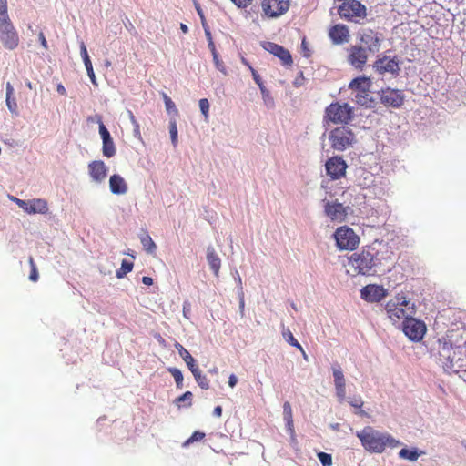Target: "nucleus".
Instances as JSON below:
<instances>
[{"mask_svg": "<svg viewBox=\"0 0 466 466\" xmlns=\"http://www.w3.org/2000/svg\"><path fill=\"white\" fill-rule=\"evenodd\" d=\"M363 448L371 453H382L387 448L394 449L401 443L388 432H382L371 426H366L356 432Z\"/></svg>", "mask_w": 466, "mask_h": 466, "instance_id": "nucleus-1", "label": "nucleus"}, {"mask_svg": "<svg viewBox=\"0 0 466 466\" xmlns=\"http://www.w3.org/2000/svg\"><path fill=\"white\" fill-rule=\"evenodd\" d=\"M388 318L395 324L407 319L416 312L415 307L404 295L398 294L385 306Z\"/></svg>", "mask_w": 466, "mask_h": 466, "instance_id": "nucleus-2", "label": "nucleus"}, {"mask_svg": "<svg viewBox=\"0 0 466 466\" xmlns=\"http://www.w3.org/2000/svg\"><path fill=\"white\" fill-rule=\"evenodd\" d=\"M353 117V107L348 103L333 102L325 109L324 122L334 125H347Z\"/></svg>", "mask_w": 466, "mask_h": 466, "instance_id": "nucleus-3", "label": "nucleus"}, {"mask_svg": "<svg viewBox=\"0 0 466 466\" xmlns=\"http://www.w3.org/2000/svg\"><path fill=\"white\" fill-rule=\"evenodd\" d=\"M330 147L336 151H345L356 142L354 132L346 126L335 127L329 134Z\"/></svg>", "mask_w": 466, "mask_h": 466, "instance_id": "nucleus-4", "label": "nucleus"}, {"mask_svg": "<svg viewBox=\"0 0 466 466\" xmlns=\"http://www.w3.org/2000/svg\"><path fill=\"white\" fill-rule=\"evenodd\" d=\"M339 16L347 21L360 23L367 16V8L358 0H346L338 7Z\"/></svg>", "mask_w": 466, "mask_h": 466, "instance_id": "nucleus-5", "label": "nucleus"}, {"mask_svg": "<svg viewBox=\"0 0 466 466\" xmlns=\"http://www.w3.org/2000/svg\"><path fill=\"white\" fill-rule=\"evenodd\" d=\"M19 35L9 15L0 16V42L8 50L15 49L19 45Z\"/></svg>", "mask_w": 466, "mask_h": 466, "instance_id": "nucleus-6", "label": "nucleus"}, {"mask_svg": "<svg viewBox=\"0 0 466 466\" xmlns=\"http://www.w3.org/2000/svg\"><path fill=\"white\" fill-rule=\"evenodd\" d=\"M334 238L340 250H354L360 244L359 236L348 226L338 228L334 233Z\"/></svg>", "mask_w": 466, "mask_h": 466, "instance_id": "nucleus-7", "label": "nucleus"}, {"mask_svg": "<svg viewBox=\"0 0 466 466\" xmlns=\"http://www.w3.org/2000/svg\"><path fill=\"white\" fill-rule=\"evenodd\" d=\"M357 38L358 44L371 54L379 52L383 42V35L371 28L361 29L358 33Z\"/></svg>", "mask_w": 466, "mask_h": 466, "instance_id": "nucleus-8", "label": "nucleus"}, {"mask_svg": "<svg viewBox=\"0 0 466 466\" xmlns=\"http://www.w3.org/2000/svg\"><path fill=\"white\" fill-rule=\"evenodd\" d=\"M349 266L353 268L354 274H370L374 266L373 255L365 250L353 253L349 258Z\"/></svg>", "mask_w": 466, "mask_h": 466, "instance_id": "nucleus-9", "label": "nucleus"}, {"mask_svg": "<svg viewBox=\"0 0 466 466\" xmlns=\"http://www.w3.org/2000/svg\"><path fill=\"white\" fill-rule=\"evenodd\" d=\"M402 330L410 340L418 342L426 333V325L411 316L402 322Z\"/></svg>", "mask_w": 466, "mask_h": 466, "instance_id": "nucleus-10", "label": "nucleus"}, {"mask_svg": "<svg viewBox=\"0 0 466 466\" xmlns=\"http://www.w3.org/2000/svg\"><path fill=\"white\" fill-rule=\"evenodd\" d=\"M289 0H262L261 8L268 18H277L288 12Z\"/></svg>", "mask_w": 466, "mask_h": 466, "instance_id": "nucleus-11", "label": "nucleus"}, {"mask_svg": "<svg viewBox=\"0 0 466 466\" xmlns=\"http://www.w3.org/2000/svg\"><path fill=\"white\" fill-rule=\"evenodd\" d=\"M370 87V80L365 76H359L353 79L350 84V88L356 91V102L361 106H365L371 101L369 98Z\"/></svg>", "mask_w": 466, "mask_h": 466, "instance_id": "nucleus-12", "label": "nucleus"}, {"mask_svg": "<svg viewBox=\"0 0 466 466\" xmlns=\"http://www.w3.org/2000/svg\"><path fill=\"white\" fill-rule=\"evenodd\" d=\"M325 168L327 175L332 180H337L345 177L348 165L341 157L334 156L326 161Z\"/></svg>", "mask_w": 466, "mask_h": 466, "instance_id": "nucleus-13", "label": "nucleus"}, {"mask_svg": "<svg viewBox=\"0 0 466 466\" xmlns=\"http://www.w3.org/2000/svg\"><path fill=\"white\" fill-rule=\"evenodd\" d=\"M368 51L359 44L352 45L348 49V63L356 69H363L368 61Z\"/></svg>", "mask_w": 466, "mask_h": 466, "instance_id": "nucleus-14", "label": "nucleus"}, {"mask_svg": "<svg viewBox=\"0 0 466 466\" xmlns=\"http://www.w3.org/2000/svg\"><path fill=\"white\" fill-rule=\"evenodd\" d=\"M14 201L18 205L19 208H21L25 212L28 214H46L48 212L47 202L43 198L22 200L17 198H14Z\"/></svg>", "mask_w": 466, "mask_h": 466, "instance_id": "nucleus-15", "label": "nucleus"}, {"mask_svg": "<svg viewBox=\"0 0 466 466\" xmlns=\"http://www.w3.org/2000/svg\"><path fill=\"white\" fill-rule=\"evenodd\" d=\"M373 67L379 74H398L400 71V62L397 58V56H378L376 61L373 64Z\"/></svg>", "mask_w": 466, "mask_h": 466, "instance_id": "nucleus-16", "label": "nucleus"}, {"mask_svg": "<svg viewBox=\"0 0 466 466\" xmlns=\"http://www.w3.org/2000/svg\"><path fill=\"white\" fill-rule=\"evenodd\" d=\"M328 35L331 42L336 46L347 44L350 40V28L344 24H336L329 27Z\"/></svg>", "mask_w": 466, "mask_h": 466, "instance_id": "nucleus-17", "label": "nucleus"}, {"mask_svg": "<svg viewBox=\"0 0 466 466\" xmlns=\"http://www.w3.org/2000/svg\"><path fill=\"white\" fill-rule=\"evenodd\" d=\"M360 295L368 302H380L387 296V290L382 286L370 284L361 289Z\"/></svg>", "mask_w": 466, "mask_h": 466, "instance_id": "nucleus-18", "label": "nucleus"}, {"mask_svg": "<svg viewBox=\"0 0 466 466\" xmlns=\"http://www.w3.org/2000/svg\"><path fill=\"white\" fill-rule=\"evenodd\" d=\"M324 211L332 221L339 223L345 221L348 215L347 208L338 201H328L324 206Z\"/></svg>", "mask_w": 466, "mask_h": 466, "instance_id": "nucleus-19", "label": "nucleus"}, {"mask_svg": "<svg viewBox=\"0 0 466 466\" xmlns=\"http://www.w3.org/2000/svg\"><path fill=\"white\" fill-rule=\"evenodd\" d=\"M263 48L277 56L284 66L292 65V56L288 49L273 42H266Z\"/></svg>", "mask_w": 466, "mask_h": 466, "instance_id": "nucleus-20", "label": "nucleus"}, {"mask_svg": "<svg viewBox=\"0 0 466 466\" xmlns=\"http://www.w3.org/2000/svg\"><path fill=\"white\" fill-rule=\"evenodd\" d=\"M382 104L394 108H399L404 102V96L400 90L387 88L380 95Z\"/></svg>", "mask_w": 466, "mask_h": 466, "instance_id": "nucleus-21", "label": "nucleus"}, {"mask_svg": "<svg viewBox=\"0 0 466 466\" xmlns=\"http://www.w3.org/2000/svg\"><path fill=\"white\" fill-rule=\"evenodd\" d=\"M334 385L339 401L342 402L346 398V380L343 371L339 366L333 367Z\"/></svg>", "mask_w": 466, "mask_h": 466, "instance_id": "nucleus-22", "label": "nucleus"}, {"mask_svg": "<svg viewBox=\"0 0 466 466\" xmlns=\"http://www.w3.org/2000/svg\"><path fill=\"white\" fill-rule=\"evenodd\" d=\"M89 175L96 182H102L107 176V167L101 160L92 161L88 165Z\"/></svg>", "mask_w": 466, "mask_h": 466, "instance_id": "nucleus-23", "label": "nucleus"}, {"mask_svg": "<svg viewBox=\"0 0 466 466\" xmlns=\"http://www.w3.org/2000/svg\"><path fill=\"white\" fill-rule=\"evenodd\" d=\"M109 187L113 194L123 195L127 192V184L125 179L117 174L112 175L109 178Z\"/></svg>", "mask_w": 466, "mask_h": 466, "instance_id": "nucleus-24", "label": "nucleus"}, {"mask_svg": "<svg viewBox=\"0 0 466 466\" xmlns=\"http://www.w3.org/2000/svg\"><path fill=\"white\" fill-rule=\"evenodd\" d=\"M207 259L210 268L213 270L215 276H218L221 260L216 253L214 248L209 247L207 251Z\"/></svg>", "mask_w": 466, "mask_h": 466, "instance_id": "nucleus-25", "label": "nucleus"}, {"mask_svg": "<svg viewBox=\"0 0 466 466\" xmlns=\"http://www.w3.org/2000/svg\"><path fill=\"white\" fill-rule=\"evenodd\" d=\"M80 49H81L80 50L81 56L83 58V60H84L85 66H86V69L87 71V75H88L91 82L95 86H96L97 83H96V76H95V73H94V70H93V66H92L91 60L89 58L86 47L84 43L81 44V48Z\"/></svg>", "mask_w": 466, "mask_h": 466, "instance_id": "nucleus-26", "label": "nucleus"}, {"mask_svg": "<svg viewBox=\"0 0 466 466\" xmlns=\"http://www.w3.org/2000/svg\"><path fill=\"white\" fill-rule=\"evenodd\" d=\"M175 348L190 370L191 369L198 367L195 363L194 358L180 343L176 342Z\"/></svg>", "mask_w": 466, "mask_h": 466, "instance_id": "nucleus-27", "label": "nucleus"}, {"mask_svg": "<svg viewBox=\"0 0 466 466\" xmlns=\"http://www.w3.org/2000/svg\"><path fill=\"white\" fill-rule=\"evenodd\" d=\"M422 453L423 452L420 451L417 448H403L399 451L398 455L400 459L408 460L410 461H415Z\"/></svg>", "mask_w": 466, "mask_h": 466, "instance_id": "nucleus-28", "label": "nucleus"}, {"mask_svg": "<svg viewBox=\"0 0 466 466\" xmlns=\"http://www.w3.org/2000/svg\"><path fill=\"white\" fill-rule=\"evenodd\" d=\"M191 372L198 383V385L204 390H208L209 388V380L207 376L202 375L201 370L198 367L191 369Z\"/></svg>", "mask_w": 466, "mask_h": 466, "instance_id": "nucleus-29", "label": "nucleus"}, {"mask_svg": "<svg viewBox=\"0 0 466 466\" xmlns=\"http://www.w3.org/2000/svg\"><path fill=\"white\" fill-rule=\"evenodd\" d=\"M283 418L286 421L288 428L290 431H293V415H292V408L289 402L286 401L283 404Z\"/></svg>", "mask_w": 466, "mask_h": 466, "instance_id": "nucleus-30", "label": "nucleus"}, {"mask_svg": "<svg viewBox=\"0 0 466 466\" xmlns=\"http://www.w3.org/2000/svg\"><path fill=\"white\" fill-rule=\"evenodd\" d=\"M451 351L453 354L455 353L451 348H448L444 345L442 351L440 353L441 357H443L447 360L446 362H442L445 369H453V359L451 358Z\"/></svg>", "mask_w": 466, "mask_h": 466, "instance_id": "nucleus-31", "label": "nucleus"}, {"mask_svg": "<svg viewBox=\"0 0 466 466\" xmlns=\"http://www.w3.org/2000/svg\"><path fill=\"white\" fill-rule=\"evenodd\" d=\"M116 147L112 138L104 141L102 147L103 155L106 157H112L116 155Z\"/></svg>", "mask_w": 466, "mask_h": 466, "instance_id": "nucleus-32", "label": "nucleus"}, {"mask_svg": "<svg viewBox=\"0 0 466 466\" xmlns=\"http://www.w3.org/2000/svg\"><path fill=\"white\" fill-rule=\"evenodd\" d=\"M283 336H284V338L286 339V340H287V342L289 344H290L291 346L296 347L297 349H299L302 352L303 357L305 359L307 358V355H306L302 346L294 338L293 334L291 333V331L289 329H287V330L283 331Z\"/></svg>", "mask_w": 466, "mask_h": 466, "instance_id": "nucleus-33", "label": "nucleus"}, {"mask_svg": "<svg viewBox=\"0 0 466 466\" xmlns=\"http://www.w3.org/2000/svg\"><path fill=\"white\" fill-rule=\"evenodd\" d=\"M140 240H141L144 249L147 252L154 253L156 251L157 246L149 235L146 234V235L142 236Z\"/></svg>", "mask_w": 466, "mask_h": 466, "instance_id": "nucleus-34", "label": "nucleus"}, {"mask_svg": "<svg viewBox=\"0 0 466 466\" xmlns=\"http://www.w3.org/2000/svg\"><path fill=\"white\" fill-rule=\"evenodd\" d=\"M133 269V263L124 259L121 263L120 269L116 270V277L122 279L125 275L131 272Z\"/></svg>", "mask_w": 466, "mask_h": 466, "instance_id": "nucleus-35", "label": "nucleus"}, {"mask_svg": "<svg viewBox=\"0 0 466 466\" xmlns=\"http://www.w3.org/2000/svg\"><path fill=\"white\" fill-rule=\"evenodd\" d=\"M168 371L173 376L177 388L181 389L183 387V374L177 368H169Z\"/></svg>", "mask_w": 466, "mask_h": 466, "instance_id": "nucleus-36", "label": "nucleus"}, {"mask_svg": "<svg viewBox=\"0 0 466 466\" xmlns=\"http://www.w3.org/2000/svg\"><path fill=\"white\" fill-rule=\"evenodd\" d=\"M162 97L165 102L166 110L168 113L173 112V113H175V115H177L178 110L177 109L176 105L172 101V99L166 93H162Z\"/></svg>", "mask_w": 466, "mask_h": 466, "instance_id": "nucleus-37", "label": "nucleus"}, {"mask_svg": "<svg viewBox=\"0 0 466 466\" xmlns=\"http://www.w3.org/2000/svg\"><path fill=\"white\" fill-rule=\"evenodd\" d=\"M249 70L251 72V75L253 76L254 81L258 86L262 95L267 94L268 91H267V89H266V87L264 86V83H263L260 76L258 75V73L252 66H249Z\"/></svg>", "mask_w": 466, "mask_h": 466, "instance_id": "nucleus-38", "label": "nucleus"}, {"mask_svg": "<svg viewBox=\"0 0 466 466\" xmlns=\"http://www.w3.org/2000/svg\"><path fill=\"white\" fill-rule=\"evenodd\" d=\"M350 404L353 408L358 409V410L355 411L356 414L360 415V416H365L366 415L365 411L363 410H361L364 402H363V400H362V399L360 397L352 399L350 401Z\"/></svg>", "mask_w": 466, "mask_h": 466, "instance_id": "nucleus-39", "label": "nucleus"}, {"mask_svg": "<svg viewBox=\"0 0 466 466\" xmlns=\"http://www.w3.org/2000/svg\"><path fill=\"white\" fill-rule=\"evenodd\" d=\"M192 398H193L192 392L186 391L184 394H182L181 396L177 398L175 402L178 407H180L181 402L187 401V403L185 406L190 407L192 405Z\"/></svg>", "mask_w": 466, "mask_h": 466, "instance_id": "nucleus-40", "label": "nucleus"}, {"mask_svg": "<svg viewBox=\"0 0 466 466\" xmlns=\"http://www.w3.org/2000/svg\"><path fill=\"white\" fill-rule=\"evenodd\" d=\"M169 133L171 141L174 147L177 145V127L176 120H170L169 122Z\"/></svg>", "mask_w": 466, "mask_h": 466, "instance_id": "nucleus-41", "label": "nucleus"}, {"mask_svg": "<svg viewBox=\"0 0 466 466\" xmlns=\"http://www.w3.org/2000/svg\"><path fill=\"white\" fill-rule=\"evenodd\" d=\"M28 262H29V265H30V268H31V272H30V275H29V279L31 281L35 282V281L38 280V271H37V268H36V265L35 263V260H34L33 257H29Z\"/></svg>", "mask_w": 466, "mask_h": 466, "instance_id": "nucleus-42", "label": "nucleus"}, {"mask_svg": "<svg viewBox=\"0 0 466 466\" xmlns=\"http://www.w3.org/2000/svg\"><path fill=\"white\" fill-rule=\"evenodd\" d=\"M205 438V433L201 431H195L193 434L184 442L183 446H188L190 443L195 441H200Z\"/></svg>", "mask_w": 466, "mask_h": 466, "instance_id": "nucleus-43", "label": "nucleus"}, {"mask_svg": "<svg viewBox=\"0 0 466 466\" xmlns=\"http://www.w3.org/2000/svg\"><path fill=\"white\" fill-rule=\"evenodd\" d=\"M318 458L320 461L322 466H331L332 457L330 454L320 451L318 453Z\"/></svg>", "mask_w": 466, "mask_h": 466, "instance_id": "nucleus-44", "label": "nucleus"}, {"mask_svg": "<svg viewBox=\"0 0 466 466\" xmlns=\"http://www.w3.org/2000/svg\"><path fill=\"white\" fill-rule=\"evenodd\" d=\"M212 56H213V61H214L216 68L218 71H220L221 73H223L224 75H226L227 74L226 66H225L223 61H221L219 59L218 54L213 55Z\"/></svg>", "mask_w": 466, "mask_h": 466, "instance_id": "nucleus-45", "label": "nucleus"}, {"mask_svg": "<svg viewBox=\"0 0 466 466\" xmlns=\"http://www.w3.org/2000/svg\"><path fill=\"white\" fill-rule=\"evenodd\" d=\"M199 108L201 113L204 115L205 118L208 116L209 110V102L207 98H202L199 100Z\"/></svg>", "mask_w": 466, "mask_h": 466, "instance_id": "nucleus-46", "label": "nucleus"}, {"mask_svg": "<svg viewBox=\"0 0 466 466\" xmlns=\"http://www.w3.org/2000/svg\"><path fill=\"white\" fill-rule=\"evenodd\" d=\"M6 106L11 113H17V103L13 96H6Z\"/></svg>", "mask_w": 466, "mask_h": 466, "instance_id": "nucleus-47", "label": "nucleus"}, {"mask_svg": "<svg viewBox=\"0 0 466 466\" xmlns=\"http://www.w3.org/2000/svg\"><path fill=\"white\" fill-rule=\"evenodd\" d=\"M99 134L103 142L112 138L109 131L102 122L99 123Z\"/></svg>", "mask_w": 466, "mask_h": 466, "instance_id": "nucleus-48", "label": "nucleus"}, {"mask_svg": "<svg viewBox=\"0 0 466 466\" xmlns=\"http://www.w3.org/2000/svg\"><path fill=\"white\" fill-rule=\"evenodd\" d=\"M238 8L248 7L252 0H231Z\"/></svg>", "mask_w": 466, "mask_h": 466, "instance_id": "nucleus-49", "label": "nucleus"}, {"mask_svg": "<svg viewBox=\"0 0 466 466\" xmlns=\"http://www.w3.org/2000/svg\"><path fill=\"white\" fill-rule=\"evenodd\" d=\"M8 15L7 0H0V16Z\"/></svg>", "mask_w": 466, "mask_h": 466, "instance_id": "nucleus-50", "label": "nucleus"}, {"mask_svg": "<svg viewBox=\"0 0 466 466\" xmlns=\"http://www.w3.org/2000/svg\"><path fill=\"white\" fill-rule=\"evenodd\" d=\"M238 296H239V309H240L241 315L243 316L244 315V308H245L244 292L243 291L238 292Z\"/></svg>", "mask_w": 466, "mask_h": 466, "instance_id": "nucleus-51", "label": "nucleus"}, {"mask_svg": "<svg viewBox=\"0 0 466 466\" xmlns=\"http://www.w3.org/2000/svg\"><path fill=\"white\" fill-rule=\"evenodd\" d=\"M238 383V379L234 374H231L228 378V385L231 388H234Z\"/></svg>", "mask_w": 466, "mask_h": 466, "instance_id": "nucleus-52", "label": "nucleus"}, {"mask_svg": "<svg viewBox=\"0 0 466 466\" xmlns=\"http://www.w3.org/2000/svg\"><path fill=\"white\" fill-rule=\"evenodd\" d=\"M38 37H39V41H40L42 46L46 49L47 48V42H46V37H45V35H44V34L42 32H40Z\"/></svg>", "mask_w": 466, "mask_h": 466, "instance_id": "nucleus-53", "label": "nucleus"}, {"mask_svg": "<svg viewBox=\"0 0 466 466\" xmlns=\"http://www.w3.org/2000/svg\"><path fill=\"white\" fill-rule=\"evenodd\" d=\"M208 48H209V50H210V52H211L212 56H213V55H217V54H218V51H217V49H216V46H215V44H214L213 40H210V41L208 42Z\"/></svg>", "mask_w": 466, "mask_h": 466, "instance_id": "nucleus-54", "label": "nucleus"}, {"mask_svg": "<svg viewBox=\"0 0 466 466\" xmlns=\"http://www.w3.org/2000/svg\"><path fill=\"white\" fill-rule=\"evenodd\" d=\"M14 95V87L11 83L7 82L6 84V96H13Z\"/></svg>", "mask_w": 466, "mask_h": 466, "instance_id": "nucleus-55", "label": "nucleus"}, {"mask_svg": "<svg viewBox=\"0 0 466 466\" xmlns=\"http://www.w3.org/2000/svg\"><path fill=\"white\" fill-rule=\"evenodd\" d=\"M134 136L137 138H141V132H140V127L139 124L134 125Z\"/></svg>", "mask_w": 466, "mask_h": 466, "instance_id": "nucleus-56", "label": "nucleus"}, {"mask_svg": "<svg viewBox=\"0 0 466 466\" xmlns=\"http://www.w3.org/2000/svg\"><path fill=\"white\" fill-rule=\"evenodd\" d=\"M213 414H214V416H216L218 418L221 417V415H222V407L221 406L215 407V409L213 410Z\"/></svg>", "mask_w": 466, "mask_h": 466, "instance_id": "nucleus-57", "label": "nucleus"}, {"mask_svg": "<svg viewBox=\"0 0 466 466\" xmlns=\"http://www.w3.org/2000/svg\"><path fill=\"white\" fill-rule=\"evenodd\" d=\"M142 282L145 284V285H147V286H150L153 284V279L152 278L150 277H147V276H144L142 278Z\"/></svg>", "mask_w": 466, "mask_h": 466, "instance_id": "nucleus-58", "label": "nucleus"}, {"mask_svg": "<svg viewBox=\"0 0 466 466\" xmlns=\"http://www.w3.org/2000/svg\"><path fill=\"white\" fill-rule=\"evenodd\" d=\"M128 116H129V119H130V121H131V123H132V125H133V126H134V125L138 124V122H137V120L136 119V117H135V116H134L133 112H132V111H130V110L128 111Z\"/></svg>", "mask_w": 466, "mask_h": 466, "instance_id": "nucleus-59", "label": "nucleus"}, {"mask_svg": "<svg viewBox=\"0 0 466 466\" xmlns=\"http://www.w3.org/2000/svg\"><path fill=\"white\" fill-rule=\"evenodd\" d=\"M128 116H129V119H130V121H131V123H132V125H133V126H134V125L138 124V122H137V120L136 119V117H135V116H134L133 112H132V111H130V110L128 111Z\"/></svg>", "mask_w": 466, "mask_h": 466, "instance_id": "nucleus-60", "label": "nucleus"}, {"mask_svg": "<svg viewBox=\"0 0 466 466\" xmlns=\"http://www.w3.org/2000/svg\"><path fill=\"white\" fill-rule=\"evenodd\" d=\"M57 92H58L59 94L63 95V96L66 94V88H65V87H64V86H63V85H61V84H59V85L57 86Z\"/></svg>", "mask_w": 466, "mask_h": 466, "instance_id": "nucleus-61", "label": "nucleus"}, {"mask_svg": "<svg viewBox=\"0 0 466 466\" xmlns=\"http://www.w3.org/2000/svg\"><path fill=\"white\" fill-rule=\"evenodd\" d=\"M180 29H181V31H182L184 34L188 33V27H187V25H185V24H183V23H181V24H180Z\"/></svg>", "mask_w": 466, "mask_h": 466, "instance_id": "nucleus-62", "label": "nucleus"}, {"mask_svg": "<svg viewBox=\"0 0 466 466\" xmlns=\"http://www.w3.org/2000/svg\"><path fill=\"white\" fill-rule=\"evenodd\" d=\"M237 276H238V288H239V292H241V291H243V289H242V279L239 277L238 272H237Z\"/></svg>", "mask_w": 466, "mask_h": 466, "instance_id": "nucleus-63", "label": "nucleus"}, {"mask_svg": "<svg viewBox=\"0 0 466 466\" xmlns=\"http://www.w3.org/2000/svg\"><path fill=\"white\" fill-rule=\"evenodd\" d=\"M205 35L208 38V41L209 42L210 40H213L212 39V35H211V33L210 31L208 29V28H205Z\"/></svg>", "mask_w": 466, "mask_h": 466, "instance_id": "nucleus-64", "label": "nucleus"}]
</instances>
